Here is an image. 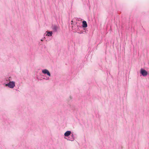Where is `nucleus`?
<instances>
[{
	"mask_svg": "<svg viewBox=\"0 0 149 149\" xmlns=\"http://www.w3.org/2000/svg\"><path fill=\"white\" fill-rule=\"evenodd\" d=\"M6 86H8L9 88H13L15 86V83L14 81H10L9 83L6 84Z\"/></svg>",
	"mask_w": 149,
	"mask_h": 149,
	"instance_id": "obj_1",
	"label": "nucleus"
},
{
	"mask_svg": "<svg viewBox=\"0 0 149 149\" xmlns=\"http://www.w3.org/2000/svg\"><path fill=\"white\" fill-rule=\"evenodd\" d=\"M140 72L142 75L144 76L147 75L148 74L146 70L142 69H141Z\"/></svg>",
	"mask_w": 149,
	"mask_h": 149,
	"instance_id": "obj_2",
	"label": "nucleus"
},
{
	"mask_svg": "<svg viewBox=\"0 0 149 149\" xmlns=\"http://www.w3.org/2000/svg\"><path fill=\"white\" fill-rule=\"evenodd\" d=\"M42 72L44 74H47L49 77L51 76L50 74L47 70L46 69L43 70L42 71Z\"/></svg>",
	"mask_w": 149,
	"mask_h": 149,
	"instance_id": "obj_3",
	"label": "nucleus"
},
{
	"mask_svg": "<svg viewBox=\"0 0 149 149\" xmlns=\"http://www.w3.org/2000/svg\"><path fill=\"white\" fill-rule=\"evenodd\" d=\"M59 27L57 26H54L52 27V29L54 31L56 32L57 31Z\"/></svg>",
	"mask_w": 149,
	"mask_h": 149,
	"instance_id": "obj_4",
	"label": "nucleus"
},
{
	"mask_svg": "<svg viewBox=\"0 0 149 149\" xmlns=\"http://www.w3.org/2000/svg\"><path fill=\"white\" fill-rule=\"evenodd\" d=\"M71 134V132L70 131H66L64 134V136H68Z\"/></svg>",
	"mask_w": 149,
	"mask_h": 149,
	"instance_id": "obj_5",
	"label": "nucleus"
},
{
	"mask_svg": "<svg viewBox=\"0 0 149 149\" xmlns=\"http://www.w3.org/2000/svg\"><path fill=\"white\" fill-rule=\"evenodd\" d=\"M82 27L84 28H86L87 26V24L86 22V21H84L82 22Z\"/></svg>",
	"mask_w": 149,
	"mask_h": 149,
	"instance_id": "obj_6",
	"label": "nucleus"
},
{
	"mask_svg": "<svg viewBox=\"0 0 149 149\" xmlns=\"http://www.w3.org/2000/svg\"><path fill=\"white\" fill-rule=\"evenodd\" d=\"M46 33H47V36H52V32L51 31H47L46 32Z\"/></svg>",
	"mask_w": 149,
	"mask_h": 149,
	"instance_id": "obj_7",
	"label": "nucleus"
},
{
	"mask_svg": "<svg viewBox=\"0 0 149 149\" xmlns=\"http://www.w3.org/2000/svg\"><path fill=\"white\" fill-rule=\"evenodd\" d=\"M72 137H73V134H72ZM74 138H72V141H73V140H74Z\"/></svg>",
	"mask_w": 149,
	"mask_h": 149,
	"instance_id": "obj_8",
	"label": "nucleus"
}]
</instances>
